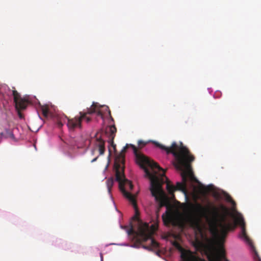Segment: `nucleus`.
Instances as JSON below:
<instances>
[{"label":"nucleus","instance_id":"nucleus-15","mask_svg":"<svg viewBox=\"0 0 261 261\" xmlns=\"http://www.w3.org/2000/svg\"><path fill=\"white\" fill-rule=\"evenodd\" d=\"M42 112L43 116L45 117H47L48 114V109L46 107H42Z\"/></svg>","mask_w":261,"mask_h":261},{"label":"nucleus","instance_id":"nucleus-23","mask_svg":"<svg viewBox=\"0 0 261 261\" xmlns=\"http://www.w3.org/2000/svg\"><path fill=\"white\" fill-rule=\"evenodd\" d=\"M100 256H101V261H103V256H102V254H100Z\"/></svg>","mask_w":261,"mask_h":261},{"label":"nucleus","instance_id":"nucleus-7","mask_svg":"<svg viewBox=\"0 0 261 261\" xmlns=\"http://www.w3.org/2000/svg\"><path fill=\"white\" fill-rule=\"evenodd\" d=\"M12 90V94L14 97L15 109L17 112L18 115L20 119L24 118L23 115L21 113V111L26 109L28 105V100L21 98L20 94L15 90V88Z\"/></svg>","mask_w":261,"mask_h":261},{"label":"nucleus","instance_id":"nucleus-5","mask_svg":"<svg viewBox=\"0 0 261 261\" xmlns=\"http://www.w3.org/2000/svg\"><path fill=\"white\" fill-rule=\"evenodd\" d=\"M127 232L128 234L129 235H134L137 242L140 243L150 239V245L152 248L157 249L159 247V243L151 237L152 233L149 229V225L148 224L141 226L138 231H135L133 226H131Z\"/></svg>","mask_w":261,"mask_h":261},{"label":"nucleus","instance_id":"nucleus-22","mask_svg":"<svg viewBox=\"0 0 261 261\" xmlns=\"http://www.w3.org/2000/svg\"><path fill=\"white\" fill-rule=\"evenodd\" d=\"M143 248L146 249H149V248H150V247L149 246H143Z\"/></svg>","mask_w":261,"mask_h":261},{"label":"nucleus","instance_id":"nucleus-17","mask_svg":"<svg viewBox=\"0 0 261 261\" xmlns=\"http://www.w3.org/2000/svg\"><path fill=\"white\" fill-rule=\"evenodd\" d=\"M59 138L62 142H63V143L65 142V138L63 134V130H62L61 134L59 135Z\"/></svg>","mask_w":261,"mask_h":261},{"label":"nucleus","instance_id":"nucleus-11","mask_svg":"<svg viewBox=\"0 0 261 261\" xmlns=\"http://www.w3.org/2000/svg\"><path fill=\"white\" fill-rule=\"evenodd\" d=\"M12 135L11 131L6 126L0 124V138H6Z\"/></svg>","mask_w":261,"mask_h":261},{"label":"nucleus","instance_id":"nucleus-24","mask_svg":"<svg viewBox=\"0 0 261 261\" xmlns=\"http://www.w3.org/2000/svg\"><path fill=\"white\" fill-rule=\"evenodd\" d=\"M4 87L5 88H7L8 89H9V88L8 86H5Z\"/></svg>","mask_w":261,"mask_h":261},{"label":"nucleus","instance_id":"nucleus-14","mask_svg":"<svg viewBox=\"0 0 261 261\" xmlns=\"http://www.w3.org/2000/svg\"><path fill=\"white\" fill-rule=\"evenodd\" d=\"M106 182L108 192L110 194L111 192V189L113 187L114 183V179L113 177L109 178L107 179Z\"/></svg>","mask_w":261,"mask_h":261},{"label":"nucleus","instance_id":"nucleus-1","mask_svg":"<svg viewBox=\"0 0 261 261\" xmlns=\"http://www.w3.org/2000/svg\"><path fill=\"white\" fill-rule=\"evenodd\" d=\"M154 144L156 147L165 150L167 154L172 153L173 155L175 160L173 162V164L176 169L181 171L182 178V182H177L176 187L170 185L163 169L156 163L140 153L135 145H130L137 163L144 170L145 176L150 179L151 195L156 201L160 202V207H161L166 205L169 202L168 197L162 188L164 183H166V189L168 193L174 199V192L175 190L187 193L188 178L192 181L196 180L191 165V163L194 161L195 157L181 142L179 144L173 142L170 147H166L157 142H154Z\"/></svg>","mask_w":261,"mask_h":261},{"label":"nucleus","instance_id":"nucleus-4","mask_svg":"<svg viewBox=\"0 0 261 261\" xmlns=\"http://www.w3.org/2000/svg\"><path fill=\"white\" fill-rule=\"evenodd\" d=\"M210 261H229L225 256L223 245L220 242H212L208 246ZM185 261H206L203 258L193 255L191 253L182 255Z\"/></svg>","mask_w":261,"mask_h":261},{"label":"nucleus","instance_id":"nucleus-13","mask_svg":"<svg viewBox=\"0 0 261 261\" xmlns=\"http://www.w3.org/2000/svg\"><path fill=\"white\" fill-rule=\"evenodd\" d=\"M135 210V215L132 218V219L134 221H137L139 223V226L138 227V228H139V227L141 226H142L144 224H145L146 223H144L143 224H142V222L140 220L139 218V212L138 211V208H137V203H136V201L135 200V205L134 204H133ZM138 230H139V229H138ZM138 230H137V231H138Z\"/></svg>","mask_w":261,"mask_h":261},{"label":"nucleus","instance_id":"nucleus-2","mask_svg":"<svg viewBox=\"0 0 261 261\" xmlns=\"http://www.w3.org/2000/svg\"><path fill=\"white\" fill-rule=\"evenodd\" d=\"M187 205L189 211L188 221L191 226L200 231L204 220L216 230H218V228L219 229V237L221 240H224L229 231H233L237 225H240L242 231L240 234V238L251 247L254 252V258L255 261H261L251 240L247 234L245 221L242 215L238 214L234 217V222H232L228 219L227 217L229 216L232 217L233 215L230 212L229 209L223 204H220L219 206L221 211V214L218 213L216 206H212V208L214 211L212 213L209 206H203L197 201L194 203L189 202Z\"/></svg>","mask_w":261,"mask_h":261},{"label":"nucleus","instance_id":"nucleus-21","mask_svg":"<svg viewBox=\"0 0 261 261\" xmlns=\"http://www.w3.org/2000/svg\"><path fill=\"white\" fill-rule=\"evenodd\" d=\"M98 157V156H97V157H96L95 158L93 159L91 161V162H92V163H93V162H95V161L97 160V159Z\"/></svg>","mask_w":261,"mask_h":261},{"label":"nucleus","instance_id":"nucleus-8","mask_svg":"<svg viewBox=\"0 0 261 261\" xmlns=\"http://www.w3.org/2000/svg\"><path fill=\"white\" fill-rule=\"evenodd\" d=\"M66 119L68 120L66 125L69 132H74L76 129L82 128V122L80 121L79 116H76L72 118H69L66 116Z\"/></svg>","mask_w":261,"mask_h":261},{"label":"nucleus","instance_id":"nucleus-10","mask_svg":"<svg viewBox=\"0 0 261 261\" xmlns=\"http://www.w3.org/2000/svg\"><path fill=\"white\" fill-rule=\"evenodd\" d=\"M162 219L165 225H168L173 222V216L172 214L167 210L165 214L162 215Z\"/></svg>","mask_w":261,"mask_h":261},{"label":"nucleus","instance_id":"nucleus-18","mask_svg":"<svg viewBox=\"0 0 261 261\" xmlns=\"http://www.w3.org/2000/svg\"><path fill=\"white\" fill-rule=\"evenodd\" d=\"M173 245L174 246L177 248L178 250H182V247H181L180 245L177 242H174Z\"/></svg>","mask_w":261,"mask_h":261},{"label":"nucleus","instance_id":"nucleus-3","mask_svg":"<svg viewBox=\"0 0 261 261\" xmlns=\"http://www.w3.org/2000/svg\"><path fill=\"white\" fill-rule=\"evenodd\" d=\"M131 144H127L122 150L121 152L115 159L116 180L119 182V188L123 196L126 198L132 204L135 205V196L127 192L126 189L132 190L133 188L132 183L127 179L124 174V155L127 149Z\"/></svg>","mask_w":261,"mask_h":261},{"label":"nucleus","instance_id":"nucleus-9","mask_svg":"<svg viewBox=\"0 0 261 261\" xmlns=\"http://www.w3.org/2000/svg\"><path fill=\"white\" fill-rule=\"evenodd\" d=\"M117 129L114 125H111L107 129L106 133H109V137L111 138L110 142L114 150L116 149V145L114 144L113 140L115 136Z\"/></svg>","mask_w":261,"mask_h":261},{"label":"nucleus","instance_id":"nucleus-20","mask_svg":"<svg viewBox=\"0 0 261 261\" xmlns=\"http://www.w3.org/2000/svg\"><path fill=\"white\" fill-rule=\"evenodd\" d=\"M145 144H146V143L144 141H143L142 140H139L138 141V145H139L144 146V145H145Z\"/></svg>","mask_w":261,"mask_h":261},{"label":"nucleus","instance_id":"nucleus-19","mask_svg":"<svg viewBox=\"0 0 261 261\" xmlns=\"http://www.w3.org/2000/svg\"><path fill=\"white\" fill-rule=\"evenodd\" d=\"M63 125V123L61 121V120H58L57 125L59 128H62Z\"/></svg>","mask_w":261,"mask_h":261},{"label":"nucleus","instance_id":"nucleus-12","mask_svg":"<svg viewBox=\"0 0 261 261\" xmlns=\"http://www.w3.org/2000/svg\"><path fill=\"white\" fill-rule=\"evenodd\" d=\"M97 142L99 155H102L105 151V141L101 138V137H99L97 138Z\"/></svg>","mask_w":261,"mask_h":261},{"label":"nucleus","instance_id":"nucleus-6","mask_svg":"<svg viewBox=\"0 0 261 261\" xmlns=\"http://www.w3.org/2000/svg\"><path fill=\"white\" fill-rule=\"evenodd\" d=\"M103 111H108L109 116L111 117L112 120H113V119L111 116V112L108 107L104 106L99 107L97 103L94 102L93 103L89 108H87L86 111L80 112V116H79V117L81 122L82 120L85 119L87 123H89L91 121V118L88 116V115L96 113L97 116L103 119Z\"/></svg>","mask_w":261,"mask_h":261},{"label":"nucleus","instance_id":"nucleus-16","mask_svg":"<svg viewBox=\"0 0 261 261\" xmlns=\"http://www.w3.org/2000/svg\"><path fill=\"white\" fill-rule=\"evenodd\" d=\"M191 253L193 255L195 256H196L193 252H192L191 251H190V250H188V251H185V252H182L181 254V258L182 259V261H185L184 260V256H182V255L184 254H188V253Z\"/></svg>","mask_w":261,"mask_h":261}]
</instances>
